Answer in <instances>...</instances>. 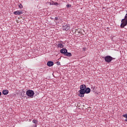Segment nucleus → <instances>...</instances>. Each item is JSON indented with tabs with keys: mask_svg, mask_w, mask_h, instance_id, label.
I'll list each match as a JSON object with an SVG mask.
<instances>
[{
	"mask_svg": "<svg viewBox=\"0 0 127 127\" xmlns=\"http://www.w3.org/2000/svg\"><path fill=\"white\" fill-rule=\"evenodd\" d=\"M57 47L58 48H63L64 47V45L62 43H60L58 45Z\"/></svg>",
	"mask_w": 127,
	"mask_h": 127,
	"instance_id": "11",
	"label": "nucleus"
},
{
	"mask_svg": "<svg viewBox=\"0 0 127 127\" xmlns=\"http://www.w3.org/2000/svg\"><path fill=\"white\" fill-rule=\"evenodd\" d=\"M53 65H54V63H53V62L52 61L48 62L47 66H48V67H52Z\"/></svg>",
	"mask_w": 127,
	"mask_h": 127,
	"instance_id": "6",
	"label": "nucleus"
},
{
	"mask_svg": "<svg viewBox=\"0 0 127 127\" xmlns=\"http://www.w3.org/2000/svg\"><path fill=\"white\" fill-rule=\"evenodd\" d=\"M33 124H37V121H36L35 120H33Z\"/></svg>",
	"mask_w": 127,
	"mask_h": 127,
	"instance_id": "15",
	"label": "nucleus"
},
{
	"mask_svg": "<svg viewBox=\"0 0 127 127\" xmlns=\"http://www.w3.org/2000/svg\"><path fill=\"white\" fill-rule=\"evenodd\" d=\"M14 14L15 15H19L20 14H22V11L20 10H18L14 12Z\"/></svg>",
	"mask_w": 127,
	"mask_h": 127,
	"instance_id": "8",
	"label": "nucleus"
},
{
	"mask_svg": "<svg viewBox=\"0 0 127 127\" xmlns=\"http://www.w3.org/2000/svg\"><path fill=\"white\" fill-rule=\"evenodd\" d=\"M0 96H1V92H0Z\"/></svg>",
	"mask_w": 127,
	"mask_h": 127,
	"instance_id": "22",
	"label": "nucleus"
},
{
	"mask_svg": "<svg viewBox=\"0 0 127 127\" xmlns=\"http://www.w3.org/2000/svg\"><path fill=\"white\" fill-rule=\"evenodd\" d=\"M66 7H67V8L71 7V4H67Z\"/></svg>",
	"mask_w": 127,
	"mask_h": 127,
	"instance_id": "17",
	"label": "nucleus"
},
{
	"mask_svg": "<svg viewBox=\"0 0 127 127\" xmlns=\"http://www.w3.org/2000/svg\"><path fill=\"white\" fill-rule=\"evenodd\" d=\"M86 85L85 84H82L80 85L79 92V97L81 98H83L84 97V95H85V91L86 90Z\"/></svg>",
	"mask_w": 127,
	"mask_h": 127,
	"instance_id": "1",
	"label": "nucleus"
},
{
	"mask_svg": "<svg viewBox=\"0 0 127 127\" xmlns=\"http://www.w3.org/2000/svg\"><path fill=\"white\" fill-rule=\"evenodd\" d=\"M91 89L93 90V91H95L96 90V87L95 86L91 87Z\"/></svg>",
	"mask_w": 127,
	"mask_h": 127,
	"instance_id": "16",
	"label": "nucleus"
},
{
	"mask_svg": "<svg viewBox=\"0 0 127 127\" xmlns=\"http://www.w3.org/2000/svg\"><path fill=\"white\" fill-rule=\"evenodd\" d=\"M51 19H54V18H51Z\"/></svg>",
	"mask_w": 127,
	"mask_h": 127,
	"instance_id": "23",
	"label": "nucleus"
},
{
	"mask_svg": "<svg viewBox=\"0 0 127 127\" xmlns=\"http://www.w3.org/2000/svg\"><path fill=\"white\" fill-rule=\"evenodd\" d=\"M65 56H67L68 57H71V56H72V54H71V53H68L66 52L65 53V55H64Z\"/></svg>",
	"mask_w": 127,
	"mask_h": 127,
	"instance_id": "13",
	"label": "nucleus"
},
{
	"mask_svg": "<svg viewBox=\"0 0 127 127\" xmlns=\"http://www.w3.org/2000/svg\"><path fill=\"white\" fill-rule=\"evenodd\" d=\"M18 6L19 8H23V6H22V4L21 3H20L18 5Z\"/></svg>",
	"mask_w": 127,
	"mask_h": 127,
	"instance_id": "14",
	"label": "nucleus"
},
{
	"mask_svg": "<svg viewBox=\"0 0 127 127\" xmlns=\"http://www.w3.org/2000/svg\"><path fill=\"white\" fill-rule=\"evenodd\" d=\"M26 94L28 97L33 98V96H34V91L32 90H28L26 91Z\"/></svg>",
	"mask_w": 127,
	"mask_h": 127,
	"instance_id": "4",
	"label": "nucleus"
},
{
	"mask_svg": "<svg viewBox=\"0 0 127 127\" xmlns=\"http://www.w3.org/2000/svg\"><path fill=\"white\" fill-rule=\"evenodd\" d=\"M115 60V58L112 57L111 56H107L104 57V60L107 63H111L112 60Z\"/></svg>",
	"mask_w": 127,
	"mask_h": 127,
	"instance_id": "2",
	"label": "nucleus"
},
{
	"mask_svg": "<svg viewBox=\"0 0 127 127\" xmlns=\"http://www.w3.org/2000/svg\"><path fill=\"white\" fill-rule=\"evenodd\" d=\"M50 4V5H56L57 6H58V2H55L54 1H52L50 2H49Z\"/></svg>",
	"mask_w": 127,
	"mask_h": 127,
	"instance_id": "5",
	"label": "nucleus"
},
{
	"mask_svg": "<svg viewBox=\"0 0 127 127\" xmlns=\"http://www.w3.org/2000/svg\"><path fill=\"white\" fill-rule=\"evenodd\" d=\"M86 50H87V49L86 48H83L82 49V51H86Z\"/></svg>",
	"mask_w": 127,
	"mask_h": 127,
	"instance_id": "18",
	"label": "nucleus"
},
{
	"mask_svg": "<svg viewBox=\"0 0 127 127\" xmlns=\"http://www.w3.org/2000/svg\"><path fill=\"white\" fill-rule=\"evenodd\" d=\"M35 127H37L36 126H35Z\"/></svg>",
	"mask_w": 127,
	"mask_h": 127,
	"instance_id": "25",
	"label": "nucleus"
},
{
	"mask_svg": "<svg viewBox=\"0 0 127 127\" xmlns=\"http://www.w3.org/2000/svg\"><path fill=\"white\" fill-rule=\"evenodd\" d=\"M57 65H58L59 66L61 65L60 62H57Z\"/></svg>",
	"mask_w": 127,
	"mask_h": 127,
	"instance_id": "19",
	"label": "nucleus"
},
{
	"mask_svg": "<svg viewBox=\"0 0 127 127\" xmlns=\"http://www.w3.org/2000/svg\"><path fill=\"white\" fill-rule=\"evenodd\" d=\"M85 94H89L90 93V92H91V89L90 88L87 87L85 88V90L84 91Z\"/></svg>",
	"mask_w": 127,
	"mask_h": 127,
	"instance_id": "10",
	"label": "nucleus"
},
{
	"mask_svg": "<svg viewBox=\"0 0 127 127\" xmlns=\"http://www.w3.org/2000/svg\"><path fill=\"white\" fill-rule=\"evenodd\" d=\"M67 49H62V50H61V53H62V54H64V55H65L66 53H67Z\"/></svg>",
	"mask_w": 127,
	"mask_h": 127,
	"instance_id": "9",
	"label": "nucleus"
},
{
	"mask_svg": "<svg viewBox=\"0 0 127 127\" xmlns=\"http://www.w3.org/2000/svg\"><path fill=\"white\" fill-rule=\"evenodd\" d=\"M3 95H7L8 94V90H4L2 91Z\"/></svg>",
	"mask_w": 127,
	"mask_h": 127,
	"instance_id": "12",
	"label": "nucleus"
},
{
	"mask_svg": "<svg viewBox=\"0 0 127 127\" xmlns=\"http://www.w3.org/2000/svg\"><path fill=\"white\" fill-rule=\"evenodd\" d=\"M55 19L56 20H58V17H55Z\"/></svg>",
	"mask_w": 127,
	"mask_h": 127,
	"instance_id": "20",
	"label": "nucleus"
},
{
	"mask_svg": "<svg viewBox=\"0 0 127 127\" xmlns=\"http://www.w3.org/2000/svg\"><path fill=\"white\" fill-rule=\"evenodd\" d=\"M121 27L122 28H124L125 26H127V18H126V16H125L124 19H123L121 21Z\"/></svg>",
	"mask_w": 127,
	"mask_h": 127,
	"instance_id": "3",
	"label": "nucleus"
},
{
	"mask_svg": "<svg viewBox=\"0 0 127 127\" xmlns=\"http://www.w3.org/2000/svg\"><path fill=\"white\" fill-rule=\"evenodd\" d=\"M63 30H65L66 31H67V30H69L70 29V27L68 25L63 26Z\"/></svg>",
	"mask_w": 127,
	"mask_h": 127,
	"instance_id": "7",
	"label": "nucleus"
},
{
	"mask_svg": "<svg viewBox=\"0 0 127 127\" xmlns=\"http://www.w3.org/2000/svg\"><path fill=\"white\" fill-rule=\"evenodd\" d=\"M29 122H31V120L30 119L29 120Z\"/></svg>",
	"mask_w": 127,
	"mask_h": 127,
	"instance_id": "24",
	"label": "nucleus"
},
{
	"mask_svg": "<svg viewBox=\"0 0 127 127\" xmlns=\"http://www.w3.org/2000/svg\"><path fill=\"white\" fill-rule=\"evenodd\" d=\"M125 18H127V13L125 15Z\"/></svg>",
	"mask_w": 127,
	"mask_h": 127,
	"instance_id": "21",
	"label": "nucleus"
}]
</instances>
